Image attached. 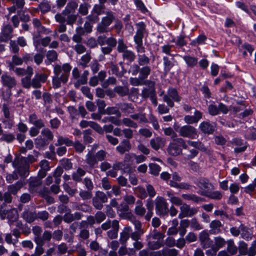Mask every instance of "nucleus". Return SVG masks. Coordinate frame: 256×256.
<instances>
[{"label":"nucleus","instance_id":"25","mask_svg":"<svg viewBox=\"0 0 256 256\" xmlns=\"http://www.w3.org/2000/svg\"><path fill=\"white\" fill-rule=\"evenodd\" d=\"M164 235L156 230H154L151 233L147 236V239L152 240H156L159 242H163Z\"/></svg>","mask_w":256,"mask_h":256},{"label":"nucleus","instance_id":"39","mask_svg":"<svg viewBox=\"0 0 256 256\" xmlns=\"http://www.w3.org/2000/svg\"><path fill=\"white\" fill-rule=\"evenodd\" d=\"M102 122H111L116 126L121 125L120 120L112 116L105 117L102 120Z\"/></svg>","mask_w":256,"mask_h":256},{"label":"nucleus","instance_id":"17","mask_svg":"<svg viewBox=\"0 0 256 256\" xmlns=\"http://www.w3.org/2000/svg\"><path fill=\"white\" fill-rule=\"evenodd\" d=\"M215 126L208 122H203L200 124L199 128L204 134H210L214 130Z\"/></svg>","mask_w":256,"mask_h":256},{"label":"nucleus","instance_id":"56","mask_svg":"<svg viewBox=\"0 0 256 256\" xmlns=\"http://www.w3.org/2000/svg\"><path fill=\"white\" fill-rule=\"evenodd\" d=\"M90 8V6L87 4H82L80 6L78 11L79 12L85 16L88 13V8Z\"/></svg>","mask_w":256,"mask_h":256},{"label":"nucleus","instance_id":"49","mask_svg":"<svg viewBox=\"0 0 256 256\" xmlns=\"http://www.w3.org/2000/svg\"><path fill=\"white\" fill-rule=\"evenodd\" d=\"M89 74L88 70H84L82 74L80 76V78L78 80V86L84 84L87 82L88 76Z\"/></svg>","mask_w":256,"mask_h":256},{"label":"nucleus","instance_id":"63","mask_svg":"<svg viewBox=\"0 0 256 256\" xmlns=\"http://www.w3.org/2000/svg\"><path fill=\"white\" fill-rule=\"evenodd\" d=\"M138 132L146 138H150L152 136V132L150 130L146 128L140 129Z\"/></svg>","mask_w":256,"mask_h":256},{"label":"nucleus","instance_id":"13","mask_svg":"<svg viewBox=\"0 0 256 256\" xmlns=\"http://www.w3.org/2000/svg\"><path fill=\"white\" fill-rule=\"evenodd\" d=\"M1 79L3 86L9 88L14 87L16 84V82L14 77H12L6 74H2Z\"/></svg>","mask_w":256,"mask_h":256},{"label":"nucleus","instance_id":"33","mask_svg":"<svg viewBox=\"0 0 256 256\" xmlns=\"http://www.w3.org/2000/svg\"><path fill=\"white\" fill-rule=\"evenodd\" d=\"M135 213L138 216H142L146 212V210L142 206V203L140 200L136 202V206L134 209Z\"/></svg>","mask_w":256,"mask_h":256},{"label":"nucleus","instance_id":"30","mask_svg":"<svg viewBox=\"0 0 256 256\" xmlns=\"http://www.w3.org/2000/svg\"><path fill=\"white\" fill-rule=\"evenodd\" d=\"M204 196L216 200H220L222 196V192L220 191L209 192L208 194H204Z\"/></svg>","mask_w":256,"mask_h":256},{"label":"nucleus","instance_id":"35","mask_svg":"<svg viewBox=\"0 0 256 256\" xmlns=\"http://www.w3.org/2000/svg\"><path fill=\"white\" fill-rule=\"evenodd\" d=\"M147 240L148 242L149 248L152 250L158 249L162 244V242H159L156 240L147 239Z\"/></svg>","mask_w":256,"mask_h":256},{"label":"nucleus","instance_id":"29","mask_svg":"<svg viewBox=\"0 0 256 256\" xmlns=\"http://www.w3.org/2000/svg\"><path fill=\"white\" fill-rule=\"evenodd\" d=\"M86 162L90 166H94L98 164L96 155H94L92 152H89L86 156Z\"/></svg>","mask_w":256,"mask_h":256},{"label":"nucleus","instance_id":"52","mask_svg":"<svg viewBox=\"0 0 256 256\" xmlns=\"http://www.w3.org/2000/svg\"><path fill=\"white\" fill-rule=\"evenodd\" d=\"M164 132L166 136H171L172 138H176V134L174 130L170 127L165 128H163Z\"/></svg>","mask_w":256,"mask_h":256},{"label":"nucleus","instance_id":"31","mask_svg":"<svg viewBox=\"0 0 256 256\" xmlns=\"http://www.w3.org/2000/svg\"><path fill=\"white\" fill-rule=\"evenodd\" d=\"M23 218L28 222H32L36 219V215L33 212L24 211L22 214Z\"/></svg>","mask_w":256,"mask_h":256},{"label":"nucleus","instance_id":"50","mask_svg":"<svg viewBox=\"0 0 256 256\" xmlns=\"http://www.w3.org/2000/svg\"><path fill=\"white\" fill-rule=\"evenodd\" d=\"M150 173L155 176H158L160 171V167L156 164H150Z\"/></svg>","mask_w":256,"mask_h":256},{"label":"nucleus","instance_id":"18","mask_svg":"<svg viewBox=\"0 0 256 256\" xmlns=\"http://www.w3.org/2000/svg\"><path fill=\"white\" fill-rule=\"evenodd\" d=\"M222 226L221 222L218 220H212L210 224V232L211 234H218L221 231L220 228Z\"/></svg>","mask_w":256,"mask_h":256},{"label":"nucleus","instance_id":"41","mask_svg":"<svg viewBox=\"0 0 256 256\" xmlns=\"http://www.w3.org/2000/svg\"><path fill=\"white\" fill-rule=\"evenodd\" d=\"M41 134L44 136L46 140L48 142V140H52L54 138V134L48 128H44L41 132Z\"/></svg>","mask_w":256,"mask_h":256},{"label":"nucleus","instance_id":"9","mask_svg":"<svg viewBox=\"0 0 256 256\" xmlns=\"http://www.w3.org/2000/svg\"><path fill=\"white\" fill-rule=\"evenodd\" d=\"M176 140L177 138H174L172 142L169 144L168 148V154L173 156H178L182 152V150Z\"/></svg>","mask_w":256,"mask_h":256},{"label":"nucleus","instance_id":"34","mask_svg":"<svg viewBox=\"0 0 256 256\" xmlns=\"http://www.w3.org/2000/svg\"><path fill=\"white\" fill-rule=\"evenodd\" d=\"M150 72V68L148 66H144L140 69L139 78L144 80L148 76Z\"/></svg>","mask_w":256,"mask_h":256},{"label":"nucleus","instance_id":"58","mask_svg":"<svg viewBox=\"0 0 256 256\" xmlns=\"http://www.w3.org/2000/svg\"><path fill=\"white\" fill-rule=\"evenodd\" d=\"M52 86L54 88H57L61 86V83L62 82L61 81V79L54 74L52 77Z\"/></svg>","mask_w":256,"mask_h":256},{"label":"nucleus","instance_id":"14","mask_svg":"<svg viewBox=\"0 0 256 256\" xmlns=\"http://www.w3.org/2000/svg\"><path fill=\"white\" fill-rule=\"evenodd\" d=\"M166 142L165 138L158 136L150 140V144L154 150H158L164 146Z\"/></svg>","mask_w":256,"mask_h":256},{"label":"nucleus","instance_id":"38","mask_svg":"<svg viewBox=\"0 0 256 256\" xmlns=\"http://www.w3.org/2000/svg\"><path fill=\"white\" fill-rule=\"evenodd\" d=\"M77 4L74 2H69L64 11V13L66 14H68L71 12H72L76 8Z\"/></svg>","mask_w":256,"mask_h":256},{"label":"nucleus","instance_id":"23","mask_svg":"<svg viewBox=\"0 0 256 256\" xmlns=\"http://www.w3.org/2000/svg\"><path fill=\"white\" fill-rule=\"evenodd\" d=\"M51 39L49 36H46L43 38H38L36 37L34 38V44L36 47V48H38V44H42L44 46H46L48 44L50 45V42Z\"/></svg>","mask_w":256,"mask_h":256},{"label":"nucleus","instance_id":"21","mask_svg":"<svg viewBox=\"0 0 256 256\" xmlns=\"http://www.w3.org/2000/svg\"><path fill=\"white\" fill-rule=\"evenodd\" d=\"M132 232V228L130 226H126L120 233V240L122 244L127 242L130 238V234Z\"/></svg>","mask_w":256,"mask_h":256},{"label":"nucleus","instance_id":"27","mask_svg":"<svg viewBox=\"0 0 256 256\" xmlns=\"http://www.w3.org/2000/svg\"><path fill=\"white\" fill-rule=\"evenodd\" d=\"M32 231L35 236L34 241L36 244H40L42 242L40 234L42 232V229L39 226H34L32 228Z\"/></svg>","mask_w":256,"mask_h":256},{"label":"nucleus","instance_id":"40","mask_svg":"<svg viewBox=\"0 0 256 256\" xmlns=\"http://www.w3.org/2000/svg\"><path fill=\"white\" fill-rule=\"evenodd\" d=\"M64 144H65L67 146H70L73 144V142L68 138L59 136L58 140V144H56V145H62Z\"/></svg>","mask_w":256,"mask_h":256},{"label":"nucleus","instance_id":"16","mask_svg":"<svg viewBox=\"0 0 256 256\" xmlns=\"http://www.w3.org/2000/svg\"><path fill=\"white\" fill-rule=\"evenodd\" d=\"M12 32V28L10 25H6L3 27L0 34V41L7 42L10 38V34Z\"/></svg>","mask_w":256,"mask_h":256},{"label":"nucleus","instance_id":"61","mask_svg":"<svg viewBox=\"0 0 256 256\" xmlns=\"http://www.w3.org/2000/svg\"><path fill=\"white\" fill-rule=\"evenodd\" d=\"M225 244V241L224 238L220 237H216L215 238V244L216 248H215L217 250Z\"/></svg>","mask_w":256,"mask_h":256},{"label":"nucleus","instance_id":"43","mask_svg":"<svg viewBox=\"0 0 256 256\" xmlns=\"http://www.w3.org/2000/svg\"><path fill=\"white\" fill-rule=\"evenodd\" d=\"M122 56L130 62L134 61L136 57L134 52L128 50L122 52Z\"/></svg>","mask_w":256,"mask_h":256},{"label":"nucleus","instance_id":"59","mask_svg":"<svg viewBox=\"0 0 256 256\" xmlns=\"http://www.w3.org/2000/svg\"><path fill=\"white\" fill-rule=\"evenodd\" d=\"M97 106H98V111L100 114H104V108L106 106L104 102L102 100H98L97 101Z\"/></svg>","mask_w":256,"mask_h":256},{"label":"nucleus","instance_id":"12","mask_svg":"<svg viewBox=\"0 0 256 256\" xmlns=\"http://www.w3.org/2000/svg\"><path fill=\"white\" fill-rule=\"evenodd\" d=\"M137 31L134 36V40L135 42H142L144 37V33L146 30L145 24L143 22H140L137 24Z\"/></svg>","mask_w":256,"mask_h":256},{"label":"nucleus","instance_id":"26","mask_svg":"<svg viewBox=\"0 0 256 256\" xmlns=\"http://www.w3.org/2000/svg\"><path fill=\"white\" fill-rule=\"evenodd\" d=\"M42 184L40 179L34 178L30 180L29 183V190L31 192H36L38 188Z\"/></svg>","mask_w":256,"mask_h":256},{"label":"nucleus","instance_id":"6","mask_svg":"<svg viewBox=\"0 0 256 256\" xmlns=\"http://www.w3.org/2000/svg\"><path fill=\"white\" fill-rule=\"evenodd\" d=\"M180 212L178 218H182L185 217H192L196 214L198 212V208H190V206L184 203L180 208Z\"/></svg>","mask_w":256,"mask_h":256},{"label":"nucleus","instance_id":"51","mask_svg":"<svg viewBox=\"0 0 256 256\" xmlns=\"http://www.w3.org/2000/svg\"><path fill=\"white\" fill-rule=\"evenodd\" d=\"M30 78V76H25L22 78L21 82L23 87L26 88H30L32 86Z\"/></svg>","mask_w":256,"mask_h":256},{"label":"nucleus","instance_id":"54","mask_svg":"<svg viewBox=\"0 0 256 256\" xmlns=\"http://www.w3.org/2000/svg\"><path fill=\"white\" fill-rule=\"evenodd\" d=\"M91 59L90 55L88 54L83 55L81 58V62L80 65L83 68H86L87 66V64L90 62Z\"/></svg>","mask_w":256,"mask_h":256},{"label":"nucleus","instance_id":"48","mask_svg":"<svg viewBox=\"0 0 256 256\" xmlns=\"http://www.w3.org/2000/svg\"><path fill=\"white\" fill-rule=\"evenodd\" d=\"M190 227L194 230H198L203 228L202 226L199 224L196 218H192L190 221Z\"/></svg>","mask_w":256,"mask_h":256},{"label":"nucleus","instance_id":"3","mask_svg":"<svg viewBox=\"0 0 256 256\" xmlns=\"http://www.w3.org/2000/svg\"><path fill=\"white\" fill-rule=\"evenodd\" d=\"M156 214L160 216L166 215L168 212V204L166 199L162 196H157L155 200Z\"/></svg>","mask_w":256,"mask_h":256},{"label":"nucleus","instance_id":"4","mask_svg":"<svg viewBox=\"0 0 256 256\" xmlns=\"http://www.w3.org/2000/svg\"><path fill=\"white\" fill-rule=\"evenodd\" d=\"M114 18L111 12H108L106 16L104 17L101 22L97 26V30L100 33H104L108 31V27L112 24Z\"/></svg>","mask_w":256,"mask_h":256},{"label":"nucleus","instance_id":"8","mask_svg":"<svg viewBox=\"0 0 256 256\" xmlns=\"http://www.w3.org/2000/svg\"><path fill=\"white\" fill-rule=\"evenodd\" d=\"M182 180L181 177L176 173L174 172L172 174V179L170 182V186L177 188L188 189L189 186L185 183H179Z\"/></svg>","mask_w":256,"mask_h":256},{"label":"nucleus","instance_id":"60","mask_svg":"<svg viewBox=\"0 0 256 256\" xmlns=\"http://www.w3.org/2000/svg\"><path fill=\"white\" fill-rule=\"evenodd\" d=\"M2 134V136L0 138V140L7 142H12L15 138L14 136L12 134Z\"/></svg>","mask_w":256,"mask_h":256},{"label":"nucleus","instance_id":"28","mask_svg":"<svg viewBox=\"0 0 256 256\" xmlns=\"http://www.w3.org/2000/svg\"><path fill=\"white\" fill-rule=\"evenodd\" d=\"M47 60H45L46 64H50L52 62H53L57 60L58 54L55 50H49L46 54Z\"/></svg>","mask_w":256,"mask_h":256},{"label":"nucleus","instance_id":"24","mask_svg":"<svg viewBox=\"0 0 256 256\" xmlns=\"http://www.w3.org/2000/svg\"><path fill=\"white\" fill-rule=\"evenodd\" d=\"M190 225V221L187 219L180 220V226L178 227V231L180 235L182 237L186 232V228Z\"/></svg>","mask_w":256,"mask_h":256},{"label":"nucleus","instance_id":"32","mask_svg":"<svg viewBox=\"0 0 256 256\" xmlns=\"http://www.w3.org/2000/svg\"><path fill=\"white\" fill-rule=\"evenodd\" d=\"M86 174V172L81 168H78L76 171L72 174V179L76 182H80L82 177Z\"/></svg>","mask_w":256,"mask_h":256},{"label":"nucleus","instance_id":"22","mask_svg":"<svg viewBox=\"0 0 256 256\" xmlns=\"http://www.w3.org/2000/svg\"><path fill=\"white\" fill-rule=\"evenodd\" d=\"M24 182V180H20L14 184H12L8 187V190L12 194H16L18 192L23 186Z\"/></svg>","mask_w":256,"mask_h":256},{"label":"nucleus","instance_id":"37","mask_svg":"<svg viewBox=\"0 0 256 256\" xmlns=\"http://www.w3.org/2000/svg\"><path fill=\"white\" fill-rule=\"evenodd\" d=\"M114 91L120 96H124L128 94L129 90L128 86H118L114 88Z\"/></svg>","mask_w":256,"mask_h":256},{"label":"nucleus","instance_id":"42","mask_svg":"<svg viewBox=\"0 0 256 256\" xmlns=\"http://www.w3.org/2000/svg\"><path fill=\"white\" fill-rule=\"evenodd\" d=\"M120 122L121 124H123L126 126L133 128H136L138 127L137 124L128 118H124Z\"/></svg>","mask_w":256,"mask_h":256},{"label":"nucleus","instance_id":"15","mask_svg":"<svg viewBox=\"0 0 256 256\" xmlns=\"http://www.w3.org/2000/svg\"><path fill=\"white\" fill-rule=\"evenodd\" d=\"M199 238L203 248H206L211 246L212 242L209 238L208 234L206 231L204 230L200 234Z\"/></svg>","mask_w":256,"mask_h":256},{"label":"nucleus","instance_id":"2","mask_svg":"<svg viewBox=\"0 0 256 256\" xmlns=\"http://www.w3.org/2000/svg\"><path fill=\"white\" fill-rule=\"evenodd\" d=\"M72 67L68 63H65L62 66L56 64L54 66V74L61 79L62 83L65 84L68 80L69 72Z\"/></svg>","mask_w":256,"mask_h":256},{"label":"nucleus","instance_id":"36","mask_svg":"<svg viewBox=\"0 0 256 256\" xmlns=\"http://www.w3.org/2000/svg\"><path fill=\"white\" fill-rule=\"evenodd\" d=\"M186 64L188 66L193 67L198 64V60L196 58L190 56H185L183 58Z\"/></svg>","mask_w":256,"mask_h":256},{"label":"nucleus","instance_id":"57","mask_svg":"<svg viewBox=\"0 0 256 256\" xmlns=\"http://www.w3.org/2000/svg\"><path fill=\"white\" fill-rule=\"evenodd\" d=\"M208 112L210 115L216 116L219 114L218 106L217 107L214 104H210L208 106Z\"/></svg>","mask_w":256,"mask_h":256},{"label":"nucleus","instance_id":"1","mask_svg":"<svg viewBox=\"0 0 256 256\" xmlns=\"http://www.w3.org/2000/svg\"><path fill=\"white\" fill-rule=\"evenodd\" d=\"M174 128L182 137L194 139L198 136L196 129L192 126L184 125L180 126L177 124H174Z\"/></svg>","mask_w":256,"mask_h":256},{"label":"nucleus","instance_id":"64","mask_svg":"<svg viewBox=\"0 0 256 256\" xmlns=\"http://www.w3.org/2000/svg\"><path fill=\"white\" fill-rule=\"evenodd\" d=\"M40 9L44 12H48L50 8V4L46 2H42L39 4Z\"/></svg>","mask_w":256,"mask_h":256},{"label":"nucleus","instance_id":"62","mask_svg":"<svg viewBox=\"0 0 256 256\" xmlns=\"http://www.w3.org/2000/svg\"><path fill=\"white\" fill-rule=\"evenodd\" d=\"M96 156L98 161H102L106 158V152L103 150H99L96 153Z\"/></svg>","mask_w":256,"mask_h":256},{"label":"nucleus","instance_id":"46","mask_svg":"<svg viewBox=\"0 0 256 256\" xmlns=\"http://www.w3.org/2000/svg\"><path fill=\"white\" fill-rule=\"evenodd\" d=\"M34 28L37 30L39 33H42L44 32V28L42 26L41 22L38 18H34L32 20Z\"/></svg>","mask_w":256,"mask_h":256},{"label":"nucleus","instance_id":"19","mask_svg":"<svg viewBox=\"0 0 256 256\" xmlns=\"http://www.w3.org/2000/svg\"><path fill=\"white\" fill-rule=\"evenodd\" d=\"M131 148L130 142L126 140H124L116 148V150L120 154H124L126 152L129 151Z\"/></svg>","mask_w":256,"mask_h":256},{"label":"nucleus","instance_id":"10","mask_svg":"<svg viewBox=\"0 0 256 256\" xmlns=\"http://www.w3.org/2000/svg\"><path fill=\"white\" fill-rule=\"evenodd\" d=\"M197 186L202 190V194L203 195L214 189L213 185L208 180L204 178L200 179L197 182Z\"/></svg>","mask_w":256,"mask_h":256},{"label":"nucleus","instance_id":"5","mask_svg":"<svg viewBox=\"0 0 256 256\" xmlns=\"http://www.w3.org/2000/svg\"><path fill=\"white\" fill-rule=\"evenodd\" d=\"M163 100L168 106L172 107L174 106V102H178L180 98L177 91L174 88H170L168 89L167 94L164 96Z\"/></svg>","mask_w":256,"mask_h":256},{"label":"nucleus","instance_id":"7","mask_svg":"<svg viewBox=\"0 0 256 256\" xmlns=\"http://www.w3.org/2000/svg\"><path fill=\"white\" fill-rule=\"evenodd\" d=\"M0 217L2 220L6 218L10 221L14 222L18 218L17 210L15 208H12L8 210L2 208L0 210Z\"/></svg>","mask_w":256,"mask_h":256},{"label":"nucleus","instance_id":"45","mask_svg":"<svg viewBox=\"0 0 256 256\" xmlns=\"http://www.w3.org/2000/svg\"><path fill=\"white\" fill-rule=\"evenodd\" d=\"M138 62L140 66H144L148 64L150 58L145 54H138Z\"/></svg>","mask_w":256,"mask_h":256},{"label":"nucleus","instance_id":"55","mask_svg":"<svg viewBox=\"0 0 256 256\" xmlns=\"http://www.w3.org/2000/svg\"><path fill=\"white\" fill-rule=\"evenodd\" d=\"M247 248L248 244L246 242H240L238 250L241 255L244 256L248 254Z\"/></svg>","mask_w":256,"mask_h":256},{"label":"nucleus","instance_id":"11","mask_svg":"<svg viewBox=\"0 0 256 256\" xmlns=\"http://www.w3.org/2000/svg\"><path fill=\"white\" fill-rule=\"evenodd\" d=\"M48 78V75L44 74H36L32 80V86L34 88L41 87V82H44Z\"/></svg>","mask_w":256,"mask_h":256},{"label":"nucleus","instance_id":"53","mask_svg":"<svg viewBox=\"0 0 256 256\" xmlns=\"http://www.w3.org/2000/svg\"><path fill=\"white\" fill-rule=\"evenodd\" d=\"M94 198L99 200L103 203L106 202L108 200V198L106 194L102 192H97Z\"/></svg>","mask_w":256,"mask_h":256},{"label":"nucleus","instance_id":"44","mask_svg":"<svg viewBox=\"0 0 256 256\" xmlns=\"http://www.w3.org/2000/svg\"><path fill=\"white\" fill-rule=\"evenodd\" d=\"M130 117L135 120H138L140 122H146L148 120L144 114H136L130 115Z\"/></svg>","mask_w":256,"mask_h":256},{"label":"nucleus","instance_id":"20","mask_svg":"<svg viewBox=\"0 0 256 256\" xmlns=\"http://www.w3.org/2000/svg\"><path fill=\"white\" fill-rule=\"evenodd\" d=\"M240 234L242 238L247 240H250L252 237V230L248 228L245 227L243 224L240 226Z\"/></svg>","mask_w":256,"mask_h":256},{"label":"nucleus","instance_id":"47","mask_svg":"<svg viewBox=\"0 0 256 256\" xmlns=\"http://www.w3.org/2000/svg\"><path fill=\"white\" fill-rule=\"evenodd\" d=\"M34 143L37 148H42L48 144V142L45 138L39 136L36 138Z\"/></svg>","mask_w":256,"mask_h":256}]
</instances>
